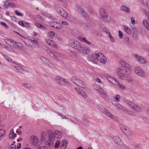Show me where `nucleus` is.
<instances>
[{
	"label": "nucleus",
	"mask_w": 149,
	"mask_h": 149,
	"mask_svg": "<svg viewBox=\"0 0 149 149\" xmlns=\"http://www.w3.org/2000/svg\"><path fill=\"white\" fill-rule=\"evenodd\" d=\"M120 67L117 69L118 77L121 79L125 80L126 82L131 83L133 81L129 75L131 66L127 63L124 61L120 62Z\"/></svg>",
	"instance_id": "obj_1"
},
{
	"label": "nucleus",
	"mask_w": 149,
	"mask_h": 149,
	"mask_svg": "<svg viewBox=\"0 0 149 149\" xmlns=\"http://www.w3.org/2000/svg\"><path fill=\"white\" fill-rule=\"evenodd\" d=\"M99 13L101 19L108 22H109L111 21V17H108L107 13L104 8H100Z\"/></svg>",
	"instance_id": "obj_2"
},
{
	"label": "nucleus",
	"mask_w": 149,
	"mask_h": 149,
	"mask_svg": "<svg viewBox=\"0 0 149 149\" xmlns=\"http://www.w3.org/2000/svg\"><path fill=\"white\" fill-rule=\"evenodd\" d=\"M55 10L59 14L63 17L67 18L68 15L63 9L58 5L56 6Z\"/></svg>",
	"instance_id": "obj_3"
},
{
	"label": "nucleus",
	"mask_w": 149,
	"mask_h": 149,
	"mask_svg": "<svg viewBox=\"0 0 149 149\" xmlns=\"http://www.w3.org/2000/svg\"><path fill=\"white\" fill-rule=\"evenodd\" d=\"M134 70L135 73L137 75L142 77L145 76V72L141 68L137 66L134 68Z\"/></svg>",
	"instance_id": "obj_4"
},
{
	"label": "nucleus",
	"mask_w": 149,
	"mask_h": 149,
	"mask_svg": "<svg viewBox=\"0 0 149 149\" xmlns=\"http://www.w3.org/2000/svg\"><path fill=\"white\" fill-rule=\"evenodd\" d=\"M69 44L72 47L74 48L77 50L80 49V46L81 45L78 41L74 40H70Z\"/></svg>",
	"instance_id": "obj_5"
},
{
	"label": "nucleus",
	"mask_w": 149,
	"mask_h": 149,
	"mask_svg": "<svg viewBox=\"0 0 149 149\" xmlns=\"http://www.w3.org/2000/svg\"><path fill=\"white\" fill-rule=\"evenodd\" d=\"M96 59L102 63H105L106 62L107 58L104 55L101 53H97L95 55Z\"/></svg>",
	"instance_id": "obj_6"
},
{
	"label": "nucleus",
	"mask_w": 149,
	"mask_h": 149,
	"mask_svg": "<svg viewBox=\"0 0 149 149\" xmlns=\"http://www.w3.org/2000/svg\"><path fill=\"white\" fill-rule=\"evenodd\" d=\"M98 108L99 110L103 114L110 118H111L112 115L111 113L105 109L104 107L101 105H98Z\"/></svg>",
	"instance_id": "obj_7"
},
{
	"label": "nucleus",
	"mask_w": 149,
	"mask_h": 149,
	"mask_svg": "<svg viewBox=\"0 0 149 149\" xmlns=\"http://www.w3.org/2000/svg\"><path fill=\"white\" fill-rule=\"evenodd\" d=\"M127 104L128 106L134 111H140L141 110V108L139 107L132 101H128L127 102Z\"/></svg>",
	"instance_id": "obj_8"
},
{
	"label": "nucleus",
	"mask_w": 149,
	"mask_h": 149,
	"mask_svg": "<svg viewBox=\"0 0 149 149\" xmlns=\"http://www.w3.org/2000/svg\"><path fill=\"white\" fill-rule=\"evenodd\" d=\"M30 138L31 142L33 146H36L38 145L39 141L37 136L34 135L32 136Z\"/></svg>",
	"instance_id": "obj_9"
},
{
	"label": "nucleus",
	"mask_w": 149,
	"mask_h": 149,
	"mask_svg": "<svg viewBox=\"0 0 149 149\" xmlns=\"http://www.w3.org/2000/svg\"><path fill=\"white\" fill-rule=\"evenodd\" d=\"M47 134H48V139L50 142L54 141L55 139V135L54 133L51 130H48L47 131Z\"/></svg>",
	"instance_id": "obj_10"
},
{
	"label": "nucleus",
	"mask_w": 149,
	"mask_h": 149,
	"mask_svg": "<svg viewBox=\"0 0 149 149\" xmlns=\"http://www.w3.org/2000/svg\"><path fill=\"white\" fill-rule=\"evenodd\" d=\"M97 91L103 98L106 100L109 99V97L107 96V92L102 88H101Z\"/></svg>",
	"instance_id": "obj_11"
},
{
	"label": "nucleus",
	"mask_w": 149,
	"mask_h": 149,
	"mask_svg": "<svg viewBox=\"0 0 149 149\" xmlns=\"http://www.w3.org/2000/svg\"><path fill=\"white\" fill-rule=\"evenodd\" d=\"M45 41L47 44L55 49H57L58 47L56 43L53 40L49 39H46Z\"/></svg>",
	"instance_id": "obj_12"
},
{
	"label": "nucleus",
	"mask_w": 149,
	"mask_h": 149,
	"mask_svg": "<svg viewBox=\"0 0 149 149\" xmlns=\"http://www.w3.org/2000/svg\"><path fill=\"white\" fill-rule=\"evenodd\" d=\"M49 24L52 27L56 29H60L61 28V24L57 22H50Z\"/></svg>",
	"instance_id": "obj_13"
},
{
	"label": "nucleus",
	"mask_w": 149,
	"mask_h": 149,
	"mask_svg": "<svg viewBox=\"0 0 149 149\" xmlns=\"http://www.w3.org/2000/svg\"><path fill=\"white\" fill-rule=\"evenodd\" d=\"M75 90L77 91V93L80 95H82L84 98H86L87 95L86 93L80 88H75Z\"/></svg>",
	"instance_id": "obj_14"
},
{
	"label": "nucleus",
	"mask_w": 149,
	"mask_h": 149,
	"mask_svg": "<svg viewBox=\"0 0 149 149\" xmlns=\"http://www.w3.org/2000/svg\"><path fill=\"white\" fill-rule=\"evenodd\" d=\"M79 52L82 53L84 54H88L90 52L88 48L83 47L81 45L80 49L78 50Z\"/></svg>",
	"instance_id": "obj_15"
},
{
	"label": "nucleus",
	"mask_w": 149,
	"mask_h": 149,
	"mask_svg": "<svg viewBox=\"0 0 149 149\" xmlns=\"http://www.w3.org/2000/svg\"><path fill=\"white\" fill-rule=\"evenodd\" d=\"M47 133L45 131L42 132L41 134V139L44 141H47L48 137Z\"/></svg>",
	"instance_id": "obj_16"
},
{
	"label": "nucleus",
	"mask_w": 149,
	"mask_h": 149,
	"mask_svg": "<svg viewBox=\"0 0 149 149\" xmlns=\"http://www.w3.org/2000/svg\"><path fill=\"white\" fill-rule=\"evenodd\" d=\"M77 39L81 42L86 43L89 45H91L92 44L91 42L86 39V38L85 37H79L77 38Z\"/></svg>",
	"instance_id": "obj_17"
},
{
	"label": "nucleus",
	"mask_w": 149,
	"mask_h": 149,
	"mask_svg": "<svg viewBox=\"0 0 149 149\" xmlns=\"http://www.w3.org/2000/svg\"><path fill=\"white\" fill-rule=\"evenodd\" d=\"M134 56L136 58V60L140 63H146V61L144 58H143L140 56L136 54L134 55Z\"/></svg>",
	"instance_id": "obj_18"
},
{
	"label": "nucleus",
	"mask_w": 149,
	"mask_h": 149,
	"mask_svg": "<svg viewBox=\"0 0 149 149\" xmlns=\"http://www.w3.org/2000/svg\"><path fill=\"white\" fill-rule=\"evenodd\" d=\"M87 59L89 61L95 62L96 60L95 55L93 54H90L88 56Z\"/></svg>",
	"instance_id": "obj_19"
},
{
	"label": "nucleus",
	"mask_w": 149,
	"mask_h": 149,
	"mask_svg": "<svg viewBox=\"0 0 149 149\" xmlns=\"http://www.w3.org/2000/svg\"><path fill=\"white\" fill-rule=\"evenodd\" d=\"M28 42L29 43V44H28L26 43V45L28 46H33V45L32 44H30L31 42V43H33V45L37 44L38 43L36 40L33 38H31V39H29Z\"/></svg>",
	"instance_id": "obj_20"
},
{
	"label": "nucleus",
	"mask_w": 149,
	"mask_h": 149,
	"mask_svg": "<svg viewBox=\"0 0 149 149\" xmlns=\"http://www.w3.org/2000/svg\"><path fill=\"white\" fill-rule=\"evenodd\" d=\"M77 11L80 14L82 15L83 17H84L86 18L88 17V14L83 9L80 8H78Z\"/></svg>",
	"instance_id": "obj_21"
},
{
	"label": "nucleus",
	"mask_w": 149,
	"mask_h": 149,
	"mask_svg": "<svg viewBox=\"0 0 149 149\" xmlns=\"http://www.w3.org/2000/svg\"><path fill=\"white\" fill-rule=\"evenodd\" d=\"M55 80L58 82L60 84H61V82L59 81H63L64 83H66L67 82V80L65 79H63L60 76H56L55 78Z\"/></svg>",
	"instance_id": "obj_22"
},
{
	"label": "nucleus",
	"mask_w": 149,
	"mask_h": 149,
	"mask_svg": "<svg viewBox=\"0 0 149 149\" xmlns=\"http://www.w3.org/2000/svg\"><path fill=\"white\" fill-rule=\"evenodd\" d=\"M75 84L82 88L85 87V86L83 81L82 80L80 79H78L77 81L76 82Z\"/></svg>",
	"instance_id": "obj_23"
},
{
	"label": "nucleus",
	"mask_w": 149,
	"mask_h": 149,
	"mask_svg": "<svg viewBox=\"0 0 149 149\" xmlns=\"http://www.w3.org/2000/svg\"><path fill=\"white\" fill-rule=\"evenodd\" d=\"M19 24L21 26L23 27H29L30 24L29 23L23 22L22 21H20L19 22Z\"/></svg>",
	"instance_id": "obj_24"
},
{
	"label": "nucleus",
	"mask_w": 149,
	"mask_h": 149,
	"mask_svg": "<svg viewBox=\"0 0 149 149\" xmlns=\"http://www.w3.org/2000/svg\"><path fill=\"white\" fill-rule=\"evenodd\" d=\"M46 51L47 53L50 56L52 57H55V53H54L51 50L48 48V47H45Z\"/></svg>",
	"instance_id": "obj_25"
},
{
	"label": "nucleus",
	"mask_w": 149,
	"mask_h": 149,
	"mask_svg": "<svg viewBox=\"0 0 149 149\" xmlns=\"http://www.w3.org/2000/svg\"><path fill=\"white\" fill-rule=\"evenodd\" d=\"M121 11L126 12L127 13H129L130 12V9L128 7L125 6H122L121 7Z\"/></svg>",
	"instance_id": "obj_26"
},
{
	"label": "nucleus",
	"mask_w": 149,
	"mask_h": 149,
	"mask_svg": "<svg viewBox=\"0 0 149 149\" xmlns=\"http://www.w3.org/2000/svg\"><path fill=\"white\" fill-rule=\"evenodd\" d=\"M67 143L68 141L66 140H63L61 141V148L62 149H65L66 148Z\"/></svg>",
	"instance_id": "obj_27"
},
{
	"label": "nucleus",
	"mask_w": 149,
	"mask_h": 149,
	"mask_svg": "<svg viewBox=\"0 0 149 149\" xmlns=\"http://www.w3.org/2000/svg\"><path fill=\"white\" fill-rule=\"evenodd\" d=\"M21 148V144L19 143L18 145L16 146L15 145L12 143L10 146V149H19Z\"/></svg>",
	"instance_id": "obj_28"
},
{
	"label": "nucleus",
	"mask_w": 149,
	"mask_h": 149,
	"mask_svg": "<svg viewBox=\"0 0 149 149\" xmlns=\"http://www.w3.org/2000/svg\"><path fill=\"white\" fill-rule=\"evenodd\" d=\"M16 134L14 133L13 130L12 129L10 132L9 135V137L11 139H13L16 136Z\"/></svg>",
	"instance_id": "obj_29"
},
{
	"label": "nucleus",
	"mask_w": 149,
	"mask_h": 149,
	"mask_svg": "<svg viewBox=\"0 0 149 149\" xmlns=\"http://www.w3.org/2000/svg\"><path fill=\"white\" fill-rule=\"evenodd\" d=\"M143 24L145 26V28L147 30H149V24L146 20L144 19L143 20Z\"/></svg>",
	"instance_id": "obj_30"
},
{
	"label": "nucleus",
	"mask_w": 149,
	"mask_h": 149,
	"mask_svg": "<svg viewBox=\"0 0 149 149\" xmlns=\"http://www.w3.org/2000/svg\"><path fill=\"white\" fill-rule=\"evenodd\" d=\"M55 133L56 137L58 139L61 138L63 136L62 134L58 130L55 131Z\"/></svg>",
	"instance_id": "obj_31"
},
{
	"label": "nucleus",
	"mask_w": 149,
	"mask_h": 149,
	"mask_svg": "<svg viewBox=\"0 0 149 149\" xmlns=\"http://www.w3.org/2000/svg\"><path fill=\"white\" fill-rule=\"evenodd\" d=\"M13 44L12 46H13L16 48H20L22 47V45L19 42H16L14 41Z\"/></svg>",
	"instance_id": "obj_32"
},
{
	"label": "nucleus",
	"mask_w": 149,
	"mask_h": 149,
	"mask_svg": "<svg viewBox=\"0 0 149 149\" xmlns=\"http://www.w3.org/2000/svg\"><path fill=\"white\" fill-rule=\"evenodd\" d=\"M4 40L5 42L8 44L10 45L11 46H12V45H13L14 41L10 39H5Z\"/></svg>",
	"instance_id": "obj_33"
},
{
	"label": "nucleus",
	"mask_w": 149,
	"mask_h": 149,
	"mask_svg": "<svg viewBox=\"0 0 149 149\" xmlns=\"http://www.w3.org/2000/svg\"><path fill=\"white\" fill-rule=\"evenodd\" d=\"M5 130L2 129L1 125L0 124V137L3 136L5 133Z\"/></svg>",
	"instance_id": "obj_34"
},
{
	"label": "nucleus",
	"mask_w": 149,
	"mask_h": 149,
	"mask_svg": "<svg viewBox=\"0 0 149 149\" xmlns=\"http://www.w3.org/2000/svg\"><path fill=\"white\" fill-rule=\"evenodd\" d=\"M124 28L127 33L130 34L132 33L131 31L128 26L124 25Z\"/></svg>",
	"instance_id": "obj_35"
},
{
	"label": "nucleus",
	"mask_w": 149,
	"mask_h": 149,
	"mask_svg": "<svg viewBox=\"0 0 149 149\" xmlns=\"http://www.w3.org/2000/svg\"><path fill=\"white\" fill-rule=\"evenodd\" d=\"M36 25L38 28H40L43 30H45V27L44 26L42 25L41 24L38 22H36L35 24Z\"/></svg>",
	"instance_id": "obj_36"
},
{
	"label": "nucleus",
	"mask_w": 149,
	"mask_h": 149,
	"mask_svg": "<svg viewBox=\"0 0 149 149\" xmlns=\"http://www.w3.org/2000/svg\"><path fill=\"white\" fill-rule=\"evenodd\" d=\"M102 30L104 32H105V33H107L108 34L110 38V40H111V38H112V37H111V33H109V30H108L107 29V28H103V29Z\"/></svg>",
	"instance_id": "obj_37"
},
{
	"label": "nucleus",
	"mask_w": 149,
	"mask_h": 149,
	"mask_svg": "<svg viewBox=\"0 0 149 149\" xmlns=\"http://www.w3.org/2000/svg\"><path fill=\"white\" fill-rule=\"evenodd\" d=\"M23 86L26 88L29 89L32 87V85L30 84L23 83Z\"/></svg>",
	"instance_id": "obj_38"
},
{
	"label": "nucleus",
	"mask_w": 149,
	"mask_h": 149,
	"mask_svg": "<svg viewBox=\"0 0 149 149\" xmlns=\"http://www.w3.org/2000/svg\"><path fill=\"white\" fill-rule=\"evenodd\" d=\"M116 86L121 89L123 90H125L126 88L125 86L123 84H120L119 83Z\"/></svg>",
	"instance_id": "obj_39"
},
{
	"label": "nucleus",
	"mask_w": 149,
	"mask_h": 149,
	"mask_svg": "<svg viewBox=\"0 0 149 149\" xmlns=\"http://www.w3.org/2000/svg\"><path fill=\"white\" fill-rule=\"evenodd\" d=\"M114 105L118 109L121 110H122L123 107L119 103H115Z\"/></svg>",
	"instance_id": "obj_40"
},
{
	"label": "nucleus",
	"mask_w": 149,
	"mask_h": 149,
	"mask_svg": "<svg viewBox=\"0 0 149 149\" xmlns=\"http://www.w3.org/2000/svg\"><path fill=\"white\" fill-rule=\"evenodd\" d=\"M120 128L125 134H127L128 131H129V130H127L126 128L125 127H120Z\"/></svg>",
	"instance_id": "obj_41"
},
{
	"label": "nucleus",
	"mask_w": 149,
	"mask_h": 149,
	"mask_svg": "<svg viewBox=\"0 0 149 149\" xmlns=\"http://www.w3.org/2000/svg\"><path fill=\"white\" fill-rule=\"evenodd\" d=\"M120 95H116V97H114V100L115 101L118 102L120 101Z\"/></svg>",
	"instance_id": "obj_42"
},
{
	"label": "nucleus",
	"mask_w": 149,
	"mask_h": 149,
	"mask_svg": "<svg viewBox=\"0 0 149 149\" xmlns=\"http://www.w3.org/2000/svg\"><path fill=\"white\" fill-rule=\"evenodd\" d=\"M63 56V55L62 54L59 53H58L55 52V57H56L57 58L61 57Z\"/></svg>",
	"instance_id": "obj_43"
},
{
	"label": "nucleus",
	"mask_w": 149,
	"mask_h": 149,
	"mask_svg": "<svg viewBox=\"0 0 149 149\" xmlns=\"http://www.w3.org/2000/svg\"><path fill=\"white\" fill-rule=\"evenodd\" d=\"M118 83H119L115 79L112 78V84L117 86Z\"/></svg>",
	"instance_id": "obj_44"
},
{
	"label": "nucleus",
	"mask_w": 149,
	"mask_h": 149,
	"mask_svg": "<svg viewBox=\"0 0 149 149\" xmlns=\"http://www.w3.org/2000/svg\"><path fill=\"white\" fill-rule=\"evenodd\" d=\"M131 23L133 24L134 25L135 24H138L137 21H135L133 17H131Z\"/></svg>",
	"instance_id": "obj_45"
},
{
	"label": "nucleus",
	"mask_w": 149,
	"mask_h": 149,
	"mask_svg": "<svg viewBox=\"0 0 149 149\" xmlns=\"http://www.w3.org/2000/svg\"><path fill=\"white\" fill-rule=\"evenodd\" d=\"M15 68L17 70H18L19 72H21L24 70L22 68L19 66H15Z\"/></svg>",
	"instance_id": "obj_46"
},
{
	"label": "nucleus",
	"mask_w": 149,
	"mask_h": 149,
	"mask_svg": "<svg viewBox=\"0 0 149 149\" xmlns=\"http://www.w3.org/2000/svg\"><path fill=\"white\" fill-rule=\"evenodd\" d=\"M71 79L72 82H74L75 84L76 82L77 81L78 79L75 77H73L71 78Z\"/></svg>",
	"instance_id": "obj_47"
},
{
	"label": "nucleus",
	"mask_w": 149,
	"mask_h": 149,
	"mask_svg": "<svg viewBox=\"0 0 149 149\" xmlns=\"http://www.w3.org/2000/svg\"><path fill=\"white\" fill-rule=\"evenodd\" d=\"M55 33L54 32L51 31L48 33V35L51 37H53L55 35Z\"/></svg>",
	"instance_id": "obj_48"
},
{
	"label": "nucleus",
	"mask_w": 149,
	"mask_h": 149,
	"mask_svg": "<svg viewBox=\"0 0 149 149\" xmlns=\"http://www.w3.org/2000/svg\"><path fill=\"white\" fill-rule=\"evenodd\" d=\"M118 36L120 39H122L123 37V32L120 31H118Z\"/></svg>",
	"instance_id": "obj_49"
},
{
	"label": "nucleus",
	"mask_w": 149,
	"mask_h": 149,
	"mask_svg": "<svg viewBox=\"0 0 149 149\" xmlns=\"http://www.w3.org/2000/svg\"><path fill=\"white\" fill-rule=\"evenodd\" d=\"M61 144V143L58 141H57L55 144L54 147L55 148H58L59 145Z\"/></svg>",
	"instance_id": "obj_50"
},
{
	"label": "nucleus",
	"mask_w": 149,
	"mask_h": 149,
	"mask_svg": "<svg viewBox=\"0 0 149 149\" xmlns=\"http://www.w3.org/2000/svg\"><path fill=\"white\" fill-rule=\"evenodd\" d=\"M94 88L97 91L100 89L101 87L97 85H95L93 86Z\"/></svg>",
	"instance_id": "obj_51"
},
{
	"label": "nucleus",
	"mask_w": 149,
	"mask_h": 149,
	"mask_svg": "<svg viewBox=\"0 0 149 149\" xmlns=\"http://www.w3.org/2000/svg\"><path fill=\"white\" fill-rule=\"evenodd\" d=\"M9 1L8 0H6L4 2V7L5 8H7L8 7Z\"/></svg>",
	"instance_id": "obj_52"
},
{
	"label": "nucleus",
	"mask_w": 149,
	"mask_h": 149,
	"mask_svg": "<svg viewBox=\"0 0 149 149\" xmlns=\"http://www.w3.org/2000/svg\"><path fill=\"white\" fill-rule=\"evenodd\" d=\"M39 58L40 59L44 62H46L47 61V59H46L44 57L40 56Z\"/></svg>",
	"instance_id": "obj_53"
},
{
	"label": "nucleus",
	"mask_w": 149,
	"mask_h": 149,
	"mask_svg": "<svg viewBox=\"0 0 149 149\" xmlns=\"http://www.w3.org/2000/svg\"><path fill=\"white\" fill-rule=\"evenodd\" d=\"M15 13L17 15L19 16L22 17L23 16V15H24L23 14H22L20 12H19L17 10H16L15 11Z\"/></svg>",
	"instance_id": "obj_54"
},
{
	"label": "nucleus",
	"mask_w": 149,
	"mask_h": 149,
	"mask_svg": "<svg viewBox=\"0 0 149 149\" xmlns=\"http://www.w3.org/2000/svg\"><path fill=\"white\" fill-rule=\"evenodd\" d=\"M143 120L146 123H149V119L146 117H143Z\"/></svg>",
	"instance_id": "obj_55"
},
{
	"label": "nucleus",
	"mask_w": 149,
	"mask_h": 149,
	"mask_svg": "<svg viewBox=\"0 0 149 149\" xmlns=\"http://www.w3.org/2000/svg\"><path fill=\"white\" fill-rule=\"evenodd\" d=\"M0 24L1 25L3 26H5V28H8V25L6 24V23H5L4 22H1Z\"/></svg>",
	"instance_id": "obj_56"
},
{
	"label": "nucleus",
	"mask_w": 149,
	"mask_h": 149,
	"mask_svg": "<svg viewBox=\"0 0 149 149\" xmlns=\"http://www.w3.org/2000/svg\"><path fill=\"white\" fill-rule=\"evenodd\" d=\"M142 2L144 5L146 6L148 4V0H142Z\"/></svg>",
	"instance_id": "obj_57"
},
{
	"label": "nucleus",
	"mask_w": 149,
	"mask_h": 149,
	"mask_svg": "<svg viewBox=\"0 0 149 149\" xmlns=\"http://www.w3.org/2000/svg\"><path fill=\"white\" fill-rule=\"evenodd\" d=\"M107 78L108 81L110 83H111L112 80V78L110 76H107Z\"/></svg>",
	"instance_id": "obj_58"
},
{
	"label": "nucleus",
	"mask_w": 149,
	"mask_h": 149,
	"mask_svg": "<svg viewBox=\"0 0 149 149\" xmlns=\"http://www.w3.org/2000/svg\"><path fill=\"white\" fill-rule=\"evenodd\" d=\"M83 121L86 123L85 124L86 125L88 124L89 123V121L86 118L84 119Z\"/></svg>",
	"instance_id": "obj_59"
},
{
	"label": "nucleus",
	"mask_w": 149,
	"mask_h": 149,
	"mask_svg": "<svg viewBox=\"0 0 149 149\" xmlns=\"http://www.w3.org/2000/svg\"><path fill=\"white\" fill-rule=\"evenodd\" d=\"M61 23L62 24L64 25H68L69 24L68 23L65 21L62 22Z\"/></svg>",
	"instance_id": "obj_60"
},
{
	"label": "nucleus",
	"mask_w": 149,
	"mask_h": 149,
	"mask_svg": "<svg viewBox=\"0 0 149 149\" xmlns=\"http://www.w3.org/2000/svg\"><path fill=\"white\" fill-rule=\"evenodd\" d=\"M14 7V5L12 2H9L8 7Z\"/></svg>",
	"instance_id": "obj_61"
},
{
	"label": "nucleus",
	"mask_w": 149,
	"mask_h": 149,
	"mask_svg": "<svg viewBox=\"0 0 149 149\" xmlns=\"http://www.w3.org/2000/svg\"><path fill=\"white\" fill-rule=\"evenodd\" d=\"M95 80L97 81L98 83H100L101 82L100 79H99V78L97 77L96 78Z\"/></svg>",
	"instance_id": "obj_62"
},
{
	"label": "nucleus",
	"mask_w": 149,
	"mask_h": 149,
	"mask_svg": "<svg viewBox=\"0 0 149 149\" xmlns=\"http://www.w3.org/2000/svg\"><path fill=\"white\" fill-rule=\"evenodd\" d=\"M12 19L14 21H15L16 20V18L15 16H11Z\"/></svg>",
	"instance_id": "obj_63"
},
{
	"label": "nucleus",
	"mask_w": 149,
	"mask_h": 149,
	"mask_svg": "<svg viewBox=\"0 0 149 149\" xmlns=\"http://www.w3.org/2000/svg\"><path fill=\"white\" fill-rule=\"evenodd\" d=\"M40 149H48L47 147L45 146L41 147Z\"/></svg>",
	"instance_id": "obj_64"
}]
</instances>
